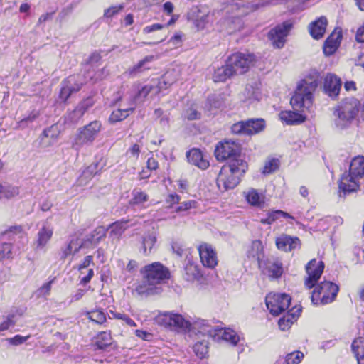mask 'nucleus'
Masks as SVG:
<instances>
[{"instance_id":"58836bf2","label":"nucleus","mask_w":364,"mask_h":364,"mask_svg":"<svg viewBox=\"0 0 364 364\" xmlns=\"http://www.w3.org/2000/svg\"><path fill=\"white\" fill-rule=\"evenodd\" d=\"M153 55H147L143 60H140L136 65L129 68L128 72L130 75H134L144 70L149 69V64L154 61Z\"/></svg>"},{"instance_id":"cd10ccee","label":"nucleus","mask_w":364,"mask_h":364,"mask_svg":"<svg viewBox=\"0 0 364 364\" xmlns=\"http://www.w3.org/2000/svg\"><path fill=\"white\" fill-rule=\"evenodd\" d=\"M264 272L269 277L277 279L280 277L283 273L282 264L278 260H268L266 263V267Z\"/></svg>"},{"instance_id":"a211bd4d","label":"nucleus","mask_w":364,"mask_h":364,"mask_svg":"<svg viewBox=\"0 0 364 364\" xmlns=\"http://www.w3.org/2000/svg\"><path fill=\"white\" fill-rule=\"evenodd\" d=\"M276 245L279 250L290 252L300 247V240L297 237L282 234L276 239Z\"/></svg>"},{"instance_id":"a878e982","label":"nucleus","mask_w":364,"mask_h":364,"mask_svg":"<svg viewBox=\"0 0 364 364\" xmlns=\"http://www.w3.org/2000/svg\"><path fill=\"white\" fill-rule=\"evenodd\" d=\"M58 129L52 126L44 130L40 139V144L42 148H47L53 144L58 139Z\"/></svg>"},{"instance_id":"6e6552de","label":"nucleus","mask_w":364,"mask_h":364,"mask_svg":"<svg viewBox=\"0 0 364 364\" xmlns=\"http://www.w3.org/2000/svg\"><path fill=\"white\" fill-rule=\"evenodd\" d=\"M102 128V124L99 121H93L88 124L77 129L72 141V146L78 150L86 144H91Z\"/></svg>"},{"instance_id":"3c124183","label":"nucleus","mask_w":364,"mask_h":364,"mask_svg":"<svg viewBox=\"0 0 364 364\" xmlns=\"http://www.w3.org/2000/svg\"><path fill=\"white\" fill-rule=\"evenodd\" d=\"M11 257V244L7 242L0 243V261Z\"/></svg>"},{"instance_id":"bf43d9fd","label":"nucleus","mask_w":364,"mask_h":364,"mask_svg":"<svg viewBox=\"0 0 364 364\" xmlns=\"http://www.w3.org/2000/svg\"><path fill=\"white\" fill-rule=\"evenodd\" d=\"M90 264L94 265L93 257L91 255L86 256L78 266V270L80 272V275L85 274L84 270L87 269Z\"/></svg>"},{"instance_id":"864d4df0","label":"nucleus","mask_w":364,"mask_h":364,"mask_svg":"<svg viewBox=\"0 0 364 364\" xmlns=\"http://www.w3.org/2000/svg\"><path fill=\"white\" fill-rule=\"evenodd\" d=\"M39 115L38 111L31 112L28 117L22 119L18 122V127L21 128H25L28 126L29 124L32 123Z\"/></svg>"},{"instance_id":"f3484780","label":"nucleus","mask_w":364,"mask_h":364,"mask_svg":"<svg viewBox=\"0 0 364 364\" xmlns=\"http://www.w3.org/2000/svg\"><path fill=\"white\" fill-rule=\"evenodd\" d=\"M341 84V80L338 77L334 74L328 73L324 78V92L332 99H336L339 95Z\"/></svg>"},{"instance_id":"ddd939ff","label":"nucleus","mask_w":364,"mask_h":364,"mask_svg":"<svg viewBox=\"0 0 364 364\" xmlns=\"http://www.w3.org/2000/svg\"><path fill=\"white\" fill-rule=\"evenodd\" d=\"M85 82L83 75L80 74L68 77L61 83L60 98L65 101L73 93L78 92Z\"/></svg>"},{"instance_id":"2f4dec72","label":"nucleus","mask_w":364,"mask_h":364,"mask_svg":"<svg viewBox=\"0 0 364 364\" xmlns=\"http://www.w3.org/2000/svg\"><path fill=\"white\" fill-rule=\"evenodd\" d=\"M127 227V221L126 220H119L111 224L109 226V237L112 241L117 242Z\"/></svg>"},{"instance_id":"a18cd8bd","label":"nucleus","mask_w":364,"mask_h":364,"mask_svg":"<svg viewBox=\"0 0 364 364\" xmlns=\"http://www.w3.org/2000/svg\"><path fill=\"white\" fill-rule=\"evenodd\" d=\"M85 316L90 321L97 323L102 324L106 321V316L102 310H94L91 311H87Z\"/></svg>"},{"instance_id":"bb28decb","label":"nucleus","mask_w":364,"mask_h":364,"mask_svg":"<svg viewBox=\"0 0 364 364\" xmlns=\"http://www.w3.org/2000/svg\"><path fill=\"white\" fill-rule=\"evenodd\" d=\"M135 291L141 296L147 297L159 294L161 288L158 286L152 285L151 283H148L146 279H144L142 283L139 284L136 287Z\"/></svg>"},{"instance_id":"ea45409f","label":"nucleus","mask_w":364,"mask_h":364,"mask_svg":"<svg viewBox=\"0 0 364 364\" xmlns=\"http://www.w3.org/2000/svg\"><path fill=\"white\" fill-rule=\"evenodd\" d=\"M247 255L249 257L257 259L260 264L259 261L263 257V245L262 242L259 240L253 241L247 251Z\"/></svg>"},{"instance_id":"20e7f679","label":"nucleus","mask_w":364,"mask_h":364,"mask_svg":"<svg viewBox=\"0 0 364 364\" xmlns=\"http://www.w3.org/2000/svg\"><path fill=\"white\" fill-rule=\"evenodd\" d=\"M194 328L197 330L198 333L208 338H212L216 341H224L234 346L240 341V336L232 329L212 326L206 320L198 319L194 323Z\"/></svg>"},{"instance_id":"473e14b6","label":"nucleus","mask_w":364,"mask_h":364,"mask_svg":"<svg viewBox=\"0 0 364 364\" xmlns=\"http://www.w3.org/2000/svg\"><path fill=\"white\" fill-rule=\"evenodd\" d=\"M153 87L152 84L146 85L142 87L134 96V97L129 99L130 102H134V106L137 102H142L144 100L150 95L151 97L157 95V90Z\"/></svg>"},{"instance_id":"4468645a","label":"nucleus","mask_w":364,"mask_h":364,"mask_svg":"<svg viewBox=\"0 0 364 364\" xmlns=\"http://www.w3.org/2000/svg\"><path fill=\"white\" fill-rule=\"evenodd\" d=\"M291 28V23L286 21L270 30L268 37L274 47L280 48L284 46Z\"/></svg>"},{"instance_id":"4be33fe9","label":"nucleus","mask_w":364,"mask_h":364,"mask_svg":"<svg viewBox=\"0 0 364 364\" xmlns=\"http://www.w3.org/2000/svg\"><path fill=\"white\" fill-rule=\"evenodd\" d=\"M342 33L341 31L335 30L326 40L323 45V53L326 55H333L341 44Z\"/></svg>"},{"instance_id":"f03ea898","label":"nucleus","mask_w":364,"mask_h":364,"mask_svg":"<svg viewBox=\"0 0 364 364\" xmlns=\"http://www.w3.org/2000/svg\"><path fill=\"white\" fill-rule=\"evenodd\" d=\"M276 4V0H230L223 8V13L228 16L225 20L229 33L240 30L242 27L240 16L254 11L259 6Z\"/></svg>"},{"instance_id":"9b49d317","label":"nucleus","mask_w":364,"mask_h":364,"mask_svg":"<svg viewBox=\"0 0 364 364\" xmlns=\"http://www.w3.org/2000/svg\"><path fill=\"white\" fill-rule=\"evenodd\" d=\"M265 301L270 313L277 316L289 308L291 297L286 294L270 293L266 296Z\"/></svg>"},{"instance_id":"9d476101","label":"nucleus","mask_w":364,"mask_h":364,"mask_svg":"<svg viewBox=\"0 0 364 364\" xmlns=\"http://www.w3.org/2000/svg\"><path fill=\"white\" fill-rule=\"evenodd\" d=\"M141 272L144 274V279L155 286L168 279L170 274L168 269L159 262L146 265Z\"/></svg>"},{"instance_id":"393cba45","label":"nucleus","mask_w":364,"mask_h":364,"mask_svg":"<svg viewBox=\"0 0 364 364\" xmlns=\"http://www.w3.org/2000/svg\"><path fill=\"white\" fill-rule=\"evenodd\" d=\"M327 26V19L325 16L318 18L309 25V32L311 36L315 39L322 38L326 32Z\"/></svg>"},{"instance_id":"412c9836","label":"nucleus","mask_w":364,"mask_h":364,"mask_svg":"<svg viewBox=\"0 0 364 364\" xmlns=\"http://www.w3.org/2000/svg\"><path fill=\"white\" fill-rule=\"evenodd\" d=\"M247 202L252 206L262 208L265 205V195L255 188H249L244 192Z\"/></svg>"},{"instance_id":"c85d7f7f","label":"nucleus","mask_w":364,"mask_h":364,"mask_svg":"<svg viewBox=\"0 0 364 364\" xmlns=\"http://www.w3.org/2000/svg\"><path fill=\"white\" fill-rule=\"evenodd\" d=\"M135 109L134 102L129 100V107L126 108H119L114 110L110 117L109 121L111 122H117L126 119L131 113Z\"/></svg>"},{"instance_id":"13d9d810","label":"nucleus","mask_w":364,"mask_h":364,"mask_svg":"<svg viewBox=\"0 0 364 364\" xmlns=\"http://www.w3.org/2000/svg\"><path fill=\"white\" fill-rule=\"evenodd\" d=\"M141 151V147L139 144H134L127 151V155L129 159H137Z\"/></svg>"},{"instance_id":"4c0bfd02","label":"nucleus","mask_w":364,"mask_h":364,"mask_svg":"<svg viewBox=\"0 0 364 364\" xmlns=\"http://www.w3.org/2000/svg\"><path fill=\"white\" fill-rule=\"evenodd\" d=\"M352 351L358 364H362L364 358V340L362 337L355 339L352 343Z\"/></svg>"},{"instance_id":"6ab92c4d","label":"nucleus","mask_w":364,"mask_h":364,"mask_svg":"<svg viewBox=\"0 0 364 364\" xmlns=\"http://www.w3.org/2000/svg\"><path fill=\"white\" fill-rule=\"evenodd\" d=\"M262 97L259 84H248L240 95V99L244 102L250 105L259 102Z\"/></svg>"},{"instance_id":"7c9ffc66","label":"nucleus","mask_w":364,"mask_h":364,"mask_svg":"<svg viewBox=\"0 0 364 364\" xmlns=\"http://www.w3.org/2000/svg\"><path fill=\"white\" fill-rule=\"evenodd\" d=\"M233 75H235L234 71L227 62L225 65L221 66L214 71L213 80L215 82H225Z\"/></svg>"},{"instance_id":"39448f33","label":"nucleus","mask_w":364,"mask_h":364,"mask_svg":"<svg viewBox=\"0 0 364 364\" xmlns=\"http://www.w3.org/2000/svg\"><path fill=\"white\" fill-rule=\"evenodd\" d=\"M364 176V156H358L353 159L349 173H344L339 181L340 191L346 194L356 191L360 186V180Z\"/></svg>"},{"instance_id":"c03bdc74","label":"nucleus","mask_w":364,"mask_h":364,"mask_svg":"<svg viewBox=\"0 0 364 364\" xmlns=\"http://www.w3.org/2000/svg\"><path fill=\"white\" fill-rule=\"evenodd\" d=\"M1 198L10 199L19 194V190L17 186H13L8 183H1Z\"/></svg>"},{"instance_id":"dca6fc26","label":"nucleus","mask_w":364,"mask_h":364,"mask_svg":"<svg viewBox=\"0 0 364 364\" xmlns=\"http://www.w3.org/2000/svg\"><path fill=\"white\" fill-rule=\"evenodd\" d=\"M201 263L205 267L213 269L218 264V257L215 250L208 243H203L198 247Z\"/></svg>"},{"instance_id":"7ed1b4c3","label":"nucleus","mask_w":364,"mask_h":364,"mask_svg":"<svg viewBox=\"0 0 364 364\" xmlns=\"http://www.w3.org/2000/svg\"><path fill=\"white\" fill-rule=\"evenodd\" d=\"M247 169V164L242 159L232 160L224 165L218 174L217 185L222 191L232 189L240 181L241 177Z\"/></svg>"},{"instance_id":"1a4fd4ad","label":"nucleus","mask_w":364,"mask_h":364,"mask_svg":"<svg viewBox=\"0 0 364 364\" xmlns=\"http://www.w3.org/2000/svg\"><path fill=\"white\" fill-rule=\"evenodd\" d=\"M240 152V145L233 140L228 139L217 144L214 154L218 161H225L226 160L231 161L237 159H242Z\"/></svg>"},{"instance_id":"de8ad7c7","label":"nucleus","mask_w":364,"mask_h":364,"mask_svg":"<svg viewBox=\"0 0 364 364\" xmlns=\"http://www.w3.org/2000/svg\"><path fill=\"white\" fill-rule=\"evenodd\" d=\"M186 279L188 281H192L198 279L200 277V272L198 267L192 263H188L185 267Z\"/></svg>"},{"instance_id":"aec40b11","label":"nucleus","mask_w":364,"mask_h":364,"mask_svg":"<svg viewBox=\"0 0 364 364\" xmlns=\"http://www.w3.org/2000/svg\"><path fill=\"white\" fill-rule=\"evenodd\" d=\"M53 235V228L48 223H45L37 233L36 247L44 248L51 240Z\"/></svg>"},{"instance_id":"c9c22d12","label":"nucleus","mask_w":364,"mask_h":364,"mask_svg":"<svg viewBox=\"0 0 364 364\" xmlns=\"http://www.w3.org/2000/svg\"><path fill=\"white\" fill-rule=\"evenodd\" d=\"M156 242V235L154 232L146 234L142 237L140 251L142 252L144 255H149Z\"/></svg>"},{"instance_id":"72a5a7b5","label":"nucleus","mask_w":364,"mask_h":364,"mask_svg":"<svg viewBox=\"0 0 364 364\" xmlns=\"http://www.w3.org/2000/svg\"><path fill=\"white\" fill-rule=\"evenodd\" d=\"M279 118L287 124H299L305 119V117L301 114L291 111L281 112L279 113Z\"/></svg>"},{"instance_id":"f257e3e1","label":"nucleus","mask_w":364,"mask_h":364,"mask_svg":"<svg viewBox=\"0 0 364 364\" xmlns=\"http://www.w3.org/2000/svg\"><path fill=\"white\" fill-rule=\"evenodd\" d=\"M324 269L322 261L311 259L306 266L307 277L304 281L306 289L314 287L311 293V302L315 305L327 304L336 299L338 292V287L329 281L317 284Z\"/></svg>"},{"instance_id":"6e6d98bb","label":"nucleus","mask_w":364,"mask_h":364,"mask_svg":"<svg viewBox=\"0 0 364 364\" xmlns=\"http://www.w3.org/2000/svg\"><path fill=\"white\" fill-rule=\"evenodd\" d=\"M124 4L112 6L104 11V16L106 18H112L113 16L117 14L121 10L124 9Z\"/></svg>"},{"instance_id":"052dcab7","label":"nucleus","mask_w":364,"mask_h":364,"mask_svg":"<svg viewBox=\"0 0 364 364\" xmlns=\"http://www.w3.org/2000/svg\"><path fill=\"white\" fill-rule=\"evenodd\" d=\"M184 117L188 120H195L200 119V113L196 109L191 107L185 112Z\"/></svg>"},{"instance_id":"0eeeda50","label":"nucleus","mask_w":364,"mask_h":364,"mask_svg":"<svg viewBox=\"0 0 364 364\" xmlns=\"http://www.w3.org/2000/svg\"><path fill=\"white\" fill-rule=\"evenodd\" d=\"M360 106V102L354 97L343 100L335 110V114L337 116L335 120L336 127L343 129L348 126L357 116Z\"/></svg>"},{"instance_id":"79ce46f5","label":"nucleus","mask_w":364,"mask_h":364,"mask_svg":"<svg viewBox=\"0 0 364 364\" xmlns=\"http://www.w3.org/2000/svg\"><path fill=\"white\" fill-rule=\"evenodd\" d=\"M112 343V338L109 332L102 331L100 332L96 338V346L100 349H104L111 345Z\"/></svg>"},{"instance_id":"0e129e2a","label":"nucleus","mask_w":364,"mask_h":364,"mask_svg":"<svg viewBox=\"0 0 364 364\" xmlns=\"http://www.w3.org/2000/svg\"><path fill=\"white\" fill-rule=\"evenodd\" d=\"M93 176L92 174L85 169L78 178L79 185L85 186Z\"/></svg>"},{"instance_id":"774afa93","label":"nucleus","mask_w":364,"mask_h":364,"mask_svg":"<svg viewBox=\"0 0 364 364\" xmlns=\"http://www.w3.org/2000/svg\"><path fill=\"white\" fill-rule=\"evenodd\" d=\"M8 232L9 233L19 235L20 238L25 239L27 241L26 235L25 232L23 231V229L21 227H18V226L11 227L9 228Z\"/></svg>"},{"instance_id":"e433bc0d","label":"nucleus","mask_w":364,"mask_h":364,"mask_svg":"<svg viewBox=\"0 0 364 364\" xmlns=\"http://www.w3.org/2000/svg\"><path fill=\"white\" fill-rule=\"evenodd\" d=\"M173 75V71L166 72L157 82H154L152 83L154 87L158 88L157 95L159 94L162 90L168 88V86L173 83L175 80L170 79Z\"/></svg>"},{"instance_id":"a19ab883","label":"nucleus","mask_w":364,"mask_h":364,"mask_svg":"<svg viewBox=\"0 0 364 364\" xmlns=\"http://www.w3.org/2000/svg\"><path fill=\"white\" fill-rule=\"evenodd\" d=\"M280 216H282L285 218L294 219V218L290 215L289 213L278 210L268 213L267 217L266 218L261 219V223L263 224L270 225L279 219Z\"/></svg>"},{"instance_id":"338daca9","label":"nucleus","mask_w":364,"mask_h":364,"mask_svg":"<svg viewBox=\"0 0 364 364\" xmlns=\"http://www.w3.org/2000/svg\"><path fill=\"white\" fill-rule=\"evenodd\" d=\"M28 338H29V336H21L20 335H16L14 337L9 339V343L11 344L15 345V346L20 345V344L26 342Z\"/></svg>"},{"instance_id":"69168bd1","label":"nucleus","mask_w":364,"mask_h":364,"mask_svg":"<svg viewBox=\"0 0 364 364\" xmlns=\"http://www.w3.org/2000/svg\"><path fill=\"white\" fill-rule=\"evenodd\" d=\"M93 176L92 174L85 169L78 178L79 185L85 186Z\"/></svg>"},{"instance_id":"5701e85b","label":"nucleus","mask_w":364,"mask_h":364,"mask_svg":"<svg viewBox=\"0 0 364 364\" xmlns=\"http://www.w3.org/2000/svg\"><path fill=\"white\" fill-rule=\"evenodd\" d=\"M301 312V306H294L282 318L279 320L278 325L282 331L289 329L296 321Z\"/></svg>"},{"instance_id":"680f3d73","label":"nucleus","mask_w":364,"mask_h":364,"mask_svg":"<svg viewBox=\"0 0 364 364\" xmlns=\"http://www.w3.org/2000/svg\"><path fill=\"white\" fill-rule=\"evenodd\" d=\"M14 324L15 321L14 320V316H9L0 323V331L8 330L9 328L14 326Z\"/></svg>"},{"instance_id":"c756f323","label":"nucleus","mask_w":364,"mask_h":364,"mask_svg":"<svg viewBox=\"0 0 364 364\" xmlns=\"http://www.w3.org/2000/svg\"><path fill=\"white\" fill-rule=\"evenodd\" d=\"M82 242L79 239H73L65 247L61 248V258L65 259L68 256L73 257L79 252L82 247Z\"/></svg>"},{"instance_id":"37998d69","label":"nucleus","mask_w":364,"mask_h":364,"mask_svg":"<svg viewBox=\"0 0 364 364\" xmlns=\"http://www.w3.org/2000/svg\"><path fill=\"white\" fill-rule=\"evenodd\" d=\"M178 16H172L171 20L168 22L167 24H161V23H154L152 25L145 26L142 32L144 34H149L157 31H162L164 28H167L168 26L172 25L176 21Z\"/></svg>"},{"instance_id":"49530a36","label":"nucleus","mask_w":364,"mask_h":364,"mask_svg":"<svg viewBox=\"0 0 364 364\" xmlns=\"http://www.w3.org/2000/svg\"><path fill=\"white\" fill-rule=\"evenodd\" d=\"M195 354L200 358H204L208 352V341L203 339L201 341H197L193 347Z\"/></svg>"},{"instance_id":"2eb2a0df","label":"nucleus","mask_w":364,"mask_h":364,"mask_svg":"<svg viewBox=\"0 0 364 364\" xmlns=\"http://www.w3.org/2000/svg\"><path fill=\"white\" fill-rule=\"evenodd\" d=\"M156 321L164 327L184 328L187 326V321L181 314L172 312L159 314L156 317Z\"/></svg>"},{"instance_id":"4d7b16f0","label":"nucleus","mask_w":364,"mask_h":364,"mask_svg":"<svg viewBox=\"0 0 364 364\" xmlns=\"http://www.w3.org/2000/svg\"><path fill=\"white\" fill-rule=\"evenodd\" d=\"M201 15L198 14L196 17V26L198 28H203L206 23L209 21L210 15L205 12H202L200 10L198 11Z\"/></svg>"},{"instance_id":"423d86ee","label":"nucleus","mask_w":364,"mask_h":364,"mask_svg":"<svg viewBox=\"0 0 364 364\" xmlns=\"http://www.w3.org/2000/svg\"><path fill=\"white\" fill-rule=\"evenodd\" d=\"M318 86L317 78L306 77L297 85L291 98V105L295 110L309 109L313 102V94Z\"/></svg>"},{"instance_id":"b1692460","label":"nucleus","mask_w":364,"mask_h":364,"mask_svg":"<svg viewBox=\"0 0 364 364\" xmlns=\"http://www.w3.org/2000/svg\"><path fill=\"white\" fill-rule=\"evenodd\" d=\"M188 161L198 166L199 168L205 170L209 166V161L202 151L198 149H193L187 153Z\"/></svg>"},{"instance_id":"e2e57ef3","label":"nucleus","mask_w":364,"mask_h":364,"mask_svg":"<svg viewBox=\"0 0 364 364\" xmlns=\"http://www.w3.org/2000/svg\"><path fill=\"white\" fill-rule=\"evenodd\" d=\"M232 132L235 134H246L245 122L241 121L232 126Z\"/></svg>"},{"instance_id":"f704fd0d","label":"nucleus","mask_w":364,"mask_h":364,"mask_svg":"<svg viewBox=\"0 0 364 364\" xmlns=\"http://www.w3.org/2000/svg\"><path fill=\"white\" fill-rule=\"evenodd\" d=\"M265 122L262 119H250L245 122L246 134L252 135L262 131Z\"/></svg>"},{"instance_id":"603ef678","label":"nucleus","mask_w":364,"mask_h":364,"mask_svg":"<svg viewBox=\"0 0 364 364\" xmlns=\"http://www.w3.org/2000/svg\"><path fill=\"white\" fill-rule=\"evenodd\" d=\"M303 358L304 354L300 351H297L288 354L285 361L287 364H299Z\"/></svg>"},{"instance_id":"5fc2aeb1","label":"nucleus","mask_w":364,"mask_h":364,"mask_svg":"<svg viewBox=\"0 0 364 364\" xmlns=\"http://www.w3.org/2000/svg\"><path fill=\"white\" fill-rule=\"evenodd\" d=\"M279 166V161L277 159H271L267 161L263 168V173L269 174L274 172Z\"/></svg>"},{"instance_id":"f8f14e48","label":"nucleus","mask_w":364,"mask_h":364,"mask_svg":"<svg viewBox=\"0 0 364 364\" xmlns=\"http://www.w3.org/2000/svg\"><path fill=\"white\" fill-rule=\"evenodd\" d=\"M255 56L250 53H235L232 54L228 59L234 74H243L246 73L252 65Z\"/></svg>"},{"instance_id":"09e8293b","label":"nucleus","mask_w":364,"mask_h":364,"mask_svg":"<svg viewBox=\"0 0 364 364\" xmlns=\"http://www.w3.org/2000/svg\"><path fill=\"white\" fill-rule=\"evenodd\" d=\"M149 199V196L139 189H134L132 191V198L130 203L132 205H140L146 202Z\"/></svg>"},{"instance_id":"8fccbe9b","label":"nucleus","mask_w":364,"mask_h":364,"mask_svg":"<svg viewBox=\"0 0 364 364\" xmlns=\"http://www.w3.org/2000/svg\"><path fill=\"white\" fill-rule=\"evenodd\" d=\"M53 282V280H50L48 282H46L39 289H38L36 291L38 297L46 298L48 296H49L50 294Z\"/></svg>"}]
</instances>
